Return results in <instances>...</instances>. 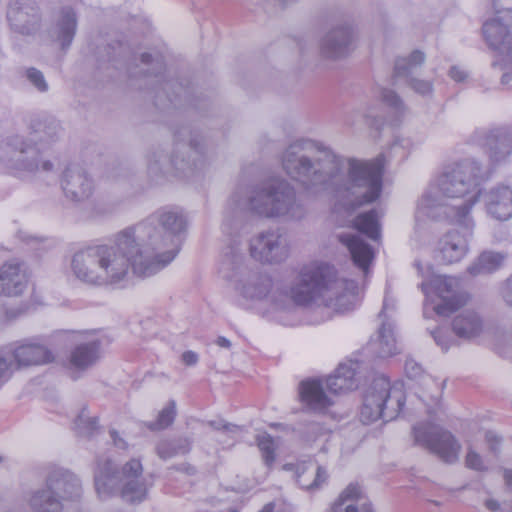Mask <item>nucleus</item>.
<instances>
[{"label":"nucleus","mask_w":512,"mask_h":512,"mask_svg":"<svg viewBox=\"0 0 512 512\" xmlns=\"http://www.w3.org/2000/svg\"><path fill=\"white\" fill-rule=\"evenodd\" d=\"M282 167L308 194L330 192L346 211L375 202L382 192V156L372 161L341 159L303 140L285 149Z\"/></svg>","instance_id":"nucleus-1"},{"label":"nucleus","mask_w":512,"mask_h":512,"mask_svg":"<svg viewBox=\"0 0 512 512\" xmlns=\"http://www.w3.org/2000/svg\"><path fill=\"white\" fill-rule=\"evenodd\" d=\"M153 264L149 251L130 227L115 234L111 244L89 246L75 252L71 259L73 274L82 282L103 286L118 284L129 274L150 277L159 271H146Z\"/></svg>","instance_id":"nucleus-2"},{"label":"nucleus","mask_w":512,"mask_h":512,"mask_svg":"<svg viewBox=\"0 0 512 512\" xmlns=\"http://www.w3.org/2000/svg\"><path fill=\"white\" fill-rule=\"evenodd\" d=\"M487 172L475 159L447 165L418 203L417 212L433 219L448 218L470 227L469 211L478 201Z\"/></svg>","instance_id":"nucleus-3"},{"label":"nucleus","mask_w":512,"mask_h":512,"mask_svg":"<svg viewBox=\"0 0 512 512\" xmlns=\"http://www.w3.org/2000/svg\"><path fill=\"white\" fill-rule=\"evenodd\" d=\"M357 292L356 281L339 278L333 266L320 263L303 267L288 293L298 306L317 304L345 312L355 305Z\"/></svg>","instance_id":"nucleus-4"},{"label":"nucleus","mask_w":512,"mask_h":512,"mask_svg":"<svg viewBox=\"0 0 512 512\" xmlns=\"http://www.w3.org/2000/svg\"><path fill=\"white\" fill-rule=\"evenodd\" d=\"M187 224V217L181 208L165 206L130 227L141 242V247L148 250L153 259L147 271H161L175 259Z\"/></svg>","instance_id":"nucleus-5"},{"label":"nucleus","mask_w":512,"mask_h":512,"mask_svg":"<svg viewBox=\"0 0 512 512\" xmlns=\"http://www.w3.org/2000/svg\"><path fill=\"white\" fill-rule=\"evenodd\" d=\"M234 209L246 210L265 219L301 221L307 206L295 187L285 179H267L247 189L245 199L236 191L230 198Z\"/></svg>","instance_id":"nucleus-6"},{"label":"nucleus","mask_w":512,"mask_h":512,"mask_svg":"<svg viewBox=\"0 0 512 512\" xmlns=\"http://www.w3.org/2000/svg\"><path fill=\"white\" fill-rule=\"evenodd\" d=\"M205 162L203 137L183 127L175 135L174 149L170 157L162 149H156L148 157V173L151 177L168 173L172 170L188 174L200 169Z\"/></svg>","instance_id":"nucleus-7"},{"label":"nucleus","mask_w":512,"mask_h":512,"mask_svg":"<svg viewBox=\"0 0 512 512\" xmlns=\"http://www.w3.org/2000/svg\"><path fill=\"white\" fill-rule=\"evenodd\" d=\"M142 471V465L137 459H131L121 471L109 459L99 461L94 475L98 496L107 499L120 491L121 497L127 502L143 501L147 495V487Z\"/></svg>","instance_id":"nucleus-8"},{"label":"nucleus","mask_w":512,"mask_h":512,"mask_svg":"<svg viewBox=\"0 0 512 512\" xmlns=\"http://www.w3.org/2000/svg\"><path fill=\"white\" fill-rule=\"evenodd\" d=\"M405 404V395L398 385H391L384 375L377 376L366 389L359 418L364 424L379 419L385 422L395 419Z\"/></svg>","instance_id":"nucleus-9"},{"label":"nucleus","mask_w":512,"mask_h":512,"mask_svg":"<svg viewBox=\"0 0 512 512\" xmlns=\"http://www.w3.org/2000/svg\"><path fill=\"white\" fill-rule=\"evenodd\" d=\"M422 292L427 298H432L431 312L439 316H448L467 302V294L463 290L461 281L454 276H434L428 283L422 282Z\"/></svg>","instance_id":"nucleus-10"},{"label":"nucleus","mask_w":512,"mask_h":512,"mask_svg":"<svg viewBox=\"0 0 512 512\" xmlns=\"http://www.w3.org/2000/svg\"><path fill=\"white\" fill-rule=\"evenodd\" d=\"M0 158L8 168L17 172H50L54 167L50 160L41 159L39 149L21 136L9 139L0 150Z\"/></svg>","instance_id":"nucleus-11"},{"label":"nucleus","mask_w":512,"mask_h":512,"mask_svg":"<svg viewBox=\"0 0 512 512\" xmlns=\"http://www.w3.org/2000/svg\"><path fill=\"white\" fill-rule=\"evenodd\" d=\"M415 443L435 454L442 461L455 463L461 451V444L448 430L431 423L413 427Z\"/></svg>","instance_id":"nucleus-12"},{"label":"nucleus","mask_w":512,"mask_h":512,"mask_svg":"<svg viewBox=\"0 0 512 512\" xmlns=\"http://www.w3.org/2000/svg\"><path fill=\"white\" fill-rule=\"evenodd\" d=\"M243 255L231 248V256L226 254L222 261L219 272L224 278L235 280L237 289L248 299H262L268 295L272 288V279L267 274L261 272H250L246 278L237 279Z\"/></svg>","instance_id":"nucleus-13"},{"label":"nucleus","mask_w":512,"mask_h":512,"mask_svg":"<svg viewBox=\"0 0 512 512\" xmlns=\"http://www.w3.org/2000/svg\"><path fill=\"white\" fill-rule=\"evenodd\" d=\"M6 354L12 371L26 370L53 363L55 353L44 337H29L15 342Z\"/></svg>","instance_id":"nucleus-14"},{"label":"nucleus","mask_w":512,"mask_h":512,"mask_svg":"<svg viewBox=\"0 0 512 512\" xmlns=\"http://www.w3.org/2000/svg\"><path fill=\"white\" fill-rule=\"evenodd\" d=\"M289 254V241L279 229L263 231L250 240V255L262 263L280 264Z\"/></svg>","instance_id":"nucleus-15"},{"label":"nucleus","mask_w":512,"mask_h":512,"mask_svg":"<svg viewBox=\"0 0 512 512\" xmlns=\"http://www.w3.org/2000/svg\"><path fill=\"white\" fill-rule=\"evenodd\" d=\"M354 40L355 31L350 23H333L320 39V54L323 58L331 60L345 58L353 50Z\"/></svg>","instance_id":"nucleus-16"},{"label":"nucleus","mask_w":512,"mask_h":512,"mask_svg":"<svg viewBox=\"0 0 512 512\" xmlns=\"http://www.w3.org/2000/svg\"><path fill=\"white\" fill-rule=\"evenodd\" d=\"M141 67L136 63H130L127 67L129 78L137 79L143 76L147 79V86H160L166 92L177 87L180 92L186 93V89L177 82L166 80L164 76L165 64L160 55L153 56L150 53H142L140 56Z\"/></svg>","instance_id":"nucleus-17"},{"label":"nucleus","mask_w":512,"mask_h":512,"mask_svg":"<svg viewBox=\"0 0 512 512\" xmlns=\"http://www.w3.org/2000/svg\"><path fill=\"white\" fill-rule=\"evenodd\" d=\"M425 61V54L420 50H414L407 57H399L395 61V77L404 78L406 85L415 93L428 97L433 94V82L420 79L414 74L416 69Z\"/></svg>","instance_id":"nucleus-18"},{"label":"nucleus","mask_w":512,"mask_h":512,"mask_svg":"<svg viewBox=\"0 0 512 512\" xmlns=\"http://www.w3.org/2000/svg\"><path fill=\"white\" fill-rule=\"evenodd\" d=\"M465 229L461 234L457 230H452L444 234L438 241L434 250V258L441 264H452L460 261L468 251L467 238L471 235L473 221L467 228L463 223L456 222Z\"/></svg>","instance_id":"nucleus-19"},{"label":"nucleus","mask_w":512,"mask_h":512,"mask_svg":"<svg viewBox=\"0 0 512 512\" xmlns=\"http://www.w3.org/2000/svg\"><path fill=\"white\" fill-rule=\"evenodd\" d=\"M7 20L13 30L30 35L40 27V13L32 0H10Z\"/></svg>","instance_id":"nucleus-20"},{"label":"nucleus","mask_w":512,"mask_h":512,"mask_svg":"<svg viewBox=\"0 0 512 512\" xmlns=\"http://www.w3.org/2000/svg\"><path fill=\"white\" fill-rule=\"evenodd\" d=\"M28 282V267L25 262L13 258L0 265V296H21L27 289Z\"/></svg>","instance_id":"nucleus-21"},{"label":"nucleus","mask_w":512,"mask_h":512,"mask_svg":"<svg viewBox=\"0 0 512 512\" xmlns=\"http://www.w3.org/2000/svg\"><path fill=\"white\" fill-rule=\"evenodd\" d=\"M61 187L68 199L81 202L93 194L94 182L85 169L71 165L63 173Z\"/></svg>","instance_id":"nucleus-22"},{"label":"nucleus","mask_w":512,"mask_h":512,"mask_svg":"<svg viewBox=\"0 0 512 512\" xmlns=\"http://www.w3.org/2000/svg\"><path fill=\"white\" fill-rule=\"evenodd\" d=\"M45 481L47 482V488L53 489L62 501L78 500L82 496L80 479L67 469L60 467L51 469Z\"/></svg>","instance_id":"nucleus-23"},{"label":"nucleus","mask_w":512,"mask_h":512,"mask_svg":"<svg viewBox=\"0 0 512 512\" xmlns=\"http://www.w3.org/2000/svg\"><path fill=\"white\" fill-rule=\"evenodd\" d=\"M101 358V341L92 337L76 344L67 358L68 368L72 372L82 373L92 368Z\"/></svg>","instance_id":"nucleus-24"},{"label":"nucleus","mask_w":512,"mask_h":512,"mask_svg":"<svg viewBox=\"0 0 512 512\" xmlns=\"http://www.w3.org/2000/svg\"><path fill=\"white\" fill-rule=\"evenodd\" d=\"M483 34L490 48L497 50L503 56L506 66L512 68V33L503 25L496 22H485Z\"/></svg>","instance_id":"nucleus-25"},{"label":"nucleus","mask_w":512,"mask_h":512,"mask_svg":"<svg viewBox=\"0 0 512 512\" xmlns=\"http://www.w3.org/2000/svg\"><path fill=\"white\" fill-rule=\"evenodd\" d=\"M30 141L31 143L49 144L58 140L62 135V127L59 121L49 115H36L30 119Z\"/></svg>","instance_id":"nucleus-26"},{"label":"nucleus","mask_w":512,"mask_h":512,"mask_svg":"<svg viewBox=\"0 0 512 512\" xmlns=\"http://www.w3.org/2000/svg\"><path fill=\"white\" fill-rule=\"evenodd\" d=\"M76 28L77 18L74 10L70 7H64L49 29V37L52 41L59 43L61 49L65 51L74 39Z\"/></svg>","instance_id":"nucleus-27"},{"label":"nucleus","mask_w":512,"mask_h":512,"mask_svg":"<svg viewBox=\"0 0 512 512\" xmlns=\"http://www.w3.org/2000/svg\"><path fill=\"white\" fill-rule=\"evenodd\" d=\"M488 213L504 221L512 217V189L509 186L492 188L484 197Z\"/></svg>","instance_id":"nucleus-28"},{"label":"nucleus","mask_w":512,"mask_h":512,"mask_svg":"<svg viewBox=\"0 0 512 512\" xmlns=\"http://www.w3.org/2000/svg\"><path fill=\"white\" fill-rule=\"evenodd\" d=\"M294 468V464L284 465L285 470H293ZM327 478V471L313 461L303 462L296 465V481L303 489H318L327 481Z\"/></svg>","instance_id":"nucleus-29"},{"label":"nucleus","mask_w":512,"mask_h":512,"mask_svg":"<svg viewBox=\"0 0 512 512\" xmlns=\"http://www.w3.org/2000/svg\"><path fill=\"white\" fill-rule=\"evenodd\" d=\"M339 241L349 250L354 264L364 273H367L369 265L374 258L372 247L359 235L352 233L340 234Z\"/></svg>","instance_id":"nucleus-30"},{"label":"nucleus","mask_w":512,"mask_h":512,"mask_svg":"<svg viewBox=\"0 0 512 512\" xmlns=\"http://www.w3.org/2000/svg\"><path fill=\"white\" fill-rule=\"evenodd\" d=\"M486 146L492 162L505 161L512 153V129L497 128L486 136Z\"/></svg>","instance_id":"nucleus-31"},{"label":"nucleus","mask_w":512,"mask_h":512,"mask_svg":"<svg viewBox=\"0 0 512 512\" xmlns=\"http://www.w3.org/2000/svg\"><path fill=\"white\" fill-rule=\"evenodd\" d=\"M299 397L301 402L313 411H323L332 405L322 382L318 379L302 381L299 385Z\"/></svg>","instance_id":"nucleus-32"},{"label":"nucleus","mask_w":512,"mask_h":512,"mask_svg":"<svg viewBox=\"0 0 512 512\" xmlns=\"http://www.w3.org/2000/svg\"><path fill=\"white\" fill-rule=\"evenodd\" d=\"M367 350L378 358L391 357L397 353L394 323L383 321L376 338L370 340Z\"/></svg>","instance_id":"nucleus-33"},{"label":"nucleus","mask_w":512,"mask_h":512,"mask_svg":"<svg viewBox=\"0 0 512 512\" xmlns=\"http://www.w3.org/2000/svg\"><path fill=\"white\" fill-rule=\"evenodd\" d=\"M357 363L349 361L340 364L335 373L326 380V388L333 394H341L357 387L356 379Z\"/></svg>","instance_id":"nucleus-34"},{"label":"nucleus","mask_w":512,"mask_h":512,"mask_svg":"<svg viewBox=\"0 0 512 512\" xmlns=\"http://www.w3.org/2000/svg\"><path fill=\"white\" fill-rule=\"evenodd\" d=\"M483 328L481 317L473 310H464L452 321V329L459 338L470 340L480 335Z\"/></svg>","instance_id":"nucleus-35"},{"label":"nucleus","mask_w":512,"mask_h":512,"mask_svg":"<svg viewBox=\"0 0 512 512\" xmlns=\"http://www.w3.org/2000/svg\"><path fill=\"white\" fill-rule=\"evenodd\" d=\"M29 504L34 512H62L63 510L62 500L53 489L47 488L46 481L43 488L32 493Z\"/></svg>","instance_id":"nucleus-36"},{"label":"nucleus","mask_w":512,"mask_h":512,"mask_svg":"<svg viewBox=\"0 0 512 512\" xmlns=\"http://www.w3.org/2000/svg\"><path fill=\"white\" fill-rule=\"evenodd\" d=\"M361 490L357 484H350L339 496L338 500L331 506L330 512H373L369 503L362 502L361 504H344L349 499H356L361 501Z\"/></svg>","instance_id":"nucleus-37"},{"label":"nucleus","mask_w":512,"mask_h":512,"mask_svg":"<svg viewBox=\"0 0 512 512\" xmlns=\"http://www.w3.org/2000/svg\"><path fill=\"white\" fill-rule=\"evenodd\" d=\"M506 258V255L499 252L485 251L477 260L468 267L472 276L485 275L498 270Z\"/></svg>","instance_id":"nucleus-38"},{"label":"nucleus","mask_w":512,"mask_h":512,"mask_svg":"<svg viewBox=\"0 0 512 512\" xmlns=\"http://www.w3.org/2000/svg\"><path fill=\"white\" fill-rule=\"evenodd\" d=\"M380 214L372 209L359 214L353 221L354 227L370 239L377 241L381 237Z\"/></svg>","instance_id":"nucleus-39"},{"label":"nucleus","mask_w":512,"mask_h":512,"mask_svg":"<svg viewBox=\"0 0 512 512\" xmlns=\"http://www.w3.org/2000/svg\"><path fill=\"white\" fill-rule=\"evenodd\" d=\"M189 450L190 442L186 438L163 439L156 445V453L163 460L186 454Z\"/></svg>","instance_id":"nucleus-40"},{"label":"nucleus","mask_w":512,"mask_h":512,"mask_svg":"<svg viewBox=\"0 0 512 512\" xmlns=\"http://www.w3.org/2000/svg\"><path fill=\"white\" fill-rule=\"evenodd\" d=\"M176 417V402L170 400L167 405L159 412L155 421L148 422L147 428L151 431H160L169 427Z\"/></svg>","instance_id":"nucleus-41"},{"label":"nucleus","mask_w":512,"mask_h":512,"mask_svg":"<svg viewBox=\"0 0 512 512\" xmlns=\"http://www.w3.org/2000/svg\"><path fill=\"white\" fill-rule=\"evenodd\" d=\"M256 443L267 467H271L276 458V445L273 437L264 432L256 436Z\"/></svg>","instance_id":"nucleus-42"},{"label":"nucleus","mask_w":512,"mask_h":512,"mask_svg":"<svg viewBox=\"0 0 512 512\" xmlns=\"http://www.w3.org/2000/svg\"><path fill=\"white\" fill-rule=\"evenodd\" d=\"M495 17L486 22H496L508 28L512 26V0H494Z\"/></svg>","instance_id":"nucleus-43"},{"label":"nucleus","mask_w":512,"mask_h":512,"mask_svg":"<svg viewBox=\"0 0 512 512\" xmlns=\"http://www.w3.org/2000/svg\"><path fill=\"white\" fill-rule=\"evenodd\" d=\"M76 429L79 435L90 437L97 430V418L89 417L85 410L79 414L75 421Z\"/></svg>","instance_id":"nucleus-44"},{"label":"nucleus","mask_w":512,"mask_h":512,"mask_svg":"<svg viewBox=\"0 0 512 512\" xmlns=\"http://www.w3.org/2000/svg\"><path fill=\"white\" fill-rule=\"evenodd\" d=\"M381 100L396 113H402L405 110V105L402 99L390 89H382L380 93Z\"/></svg>","instance_id":"nucleus-45"},{"label":"nucleus","mask_w":512,"mask_h":512,"mask_svg":"<svg viewBox=\"0 0 512 512\" xmlns=\"http://www.w3.org/2000/svg\"><path fill=\"white\" fill-rule=\"evenodd\" d=\"M26 78L39 92L45 93L48 91L49 85L40 70L34 67L28 68L26 70Z\"/></svg>","instance_id":"nucleus-46"},{"label":"nucleus","mask_w":512,"mask_h":512,"mask_svg":"<svg viewBox=\"0 0 512 512\" xmlns=\"http://www.w3.org/2000/svg\"><path fill=\"white\" fill-rule=\"evenodd\" d=\"M13 374L9 356L6 352L0 351V389L12 378Z\"/></svg>","instance_id":"nucleus-47"},{"label":"nucleus","mask_w":512,"mask_h":512,"mask_svg":"<svg viewBox=\"0 0 512 512\" xmlns=\"http://www.w3.org/2000/svg\"><path fill=\"white\" fill-rule=\"evenodd\" d=\"M466 466L469 469L475 471H485L487 470V466L484 464V461L480 454H478L472 448H468L466 457H465Z\"/></svg>","instance_id":"nucleus-48"},{"label":"nucleus","mask_w":512,"mask_h":512,"mask_svg":"<svg viewBox=\"0 0 512 512\" xmlns=\"http://www.w3.org/2000/svg\"><path fill=\"white\" fill-rule=\"evenodd\" d=\"M443 385H444V383L442 384V387L437 388L436 394L423 393V395L421 396V399L428 406V413L431 415L436 413V410L434 408H432V406L433 405L438 406L440 404V398H441V394H442Z\"/></svg>","instance_id":"nucleus-49"},{"label":"nucleus","mask_w":512,"mask_h":512,"mask_svg":"<svg viewBox=\"0 0 512 512\" xmlns=\"http://www.w3.org/2000/svg\"><path fill=\"white\" fill-rule=\"evenodd\" d=\"M395 307H396L395 300L392 297H390L389 295H386L384 298V301H383L382 310L379 313V318L381 319L382 322L383 321L393 322L390 317L389 312H393L395 310Z\"/></svg>","instance_id":"nucleus-50"},{"label":"nucleus","mask_w":512,"mask_h":512,"mask_svg":"<svg viewBox=\"0 0 512 512\" xmlns=\"http://www.w3.org/2000/svg\"><path fill=\"white\" fill-rule=\"evenodd\" d=\"M404 369L409 378H417L422 374V367L413 359L405 361Z\"/></svg>","instance_id":"nucleus-51"},{"label":"nucleus","mask_w":512,"mask_h":512,"mask_svg":"<svg viewBox=\"0 0 512 512\" xmlns=\"http://www.w3.org/2000/svg\"><path fill=\"white\" fill-rule=\"evenodd\" d=\"M208 425L215 430H223L225 432L234 433L237 432L240 428L239 426L225 422L224 420H213L209 421Z\"/></svg>","instance_id":"nucleus-52"},{"label":"nucleus","mask_w":512,"mask_h":512,"mask_svg":"<svg viewBox=\"0 0 512 512\" xmlns=\"http://www.w3.org/2000/svg\"><path fill=\"white\" fill-rule=\"evenodd\" d=\"M434 341L438 346L442 348V350L447 351L450 344L449 339L446 336V334L441 329H436L433 331H430Z\"/></svg>","instance_id":"nucleus-53"},{"label":"nucleus","mask_w":512,"mask_h":512,"mask_svg":"<svg viewBox=\"0 0 512 512\" xmlns=\"http://www.w3.org/2000/svg\"><path fill=\"white\" fill-rule=\"evenodd\" d=\"M449 76L455 81V82H465L468 78V73L464 69H462L459 66H452L449 70Z\"/></svg>","instance_id":"nucleus-54"},{"label":"nucleus","mask_w":512,"mask_h":512,"mask_svg":"<svg viewBox=\"0 0 512 512\" xmlns=\"http://www.w3.org/2000/svg\"><path fill=\"white\" fill-rule=\"evenodd\" d=\"M502 296L508 305L512 306V275L506 280L503 289Z\"/></svg>","instance_id":"nucleus-55"},{"label":"nucleus","mask_w":512,"mask_h":512,"mask_svg":"<svg viewBox=\"0 0 512 512\" xmlns=\"http://www.w3.org/2000/svg\"><path fill=\"white\" fill-rule=\"evenodd\" d=\"M182 362L187 366H194L197 364L199 357L194 351H185L181 356Z\"/></svg>","instance_id":"nucleus-56"},{"label":"nucleus","mask_w":512,"mask_h":512,"mask_svg":"<svg viewBox=\"0 0 512 512\" xmlns=\"http://www.w3.org/2000/svg\"><path fill=\"white\" fill-rule=\"evenodd\" d=\"M485 439L489 444V448L492 452H496L501 442L500 438L493 432L488 431L485 434Z\"/></svg>","instance_id":"nucleus-57"},{"label":"nucleus","mask_w":512,"mask_h":512,"mask_svg":"<svg viewBox=\"0 0 512 512\" xmlns=\"http://www.w3.org/2000/svg\"><path fill=\"white\" fill-rule=\"evenodd\" d=\"M110 437L113 441V444L119 448V449H126L128 447V444L127 442L122 438L120 437V435L118 434V432L114 429H111L110 432Z\"/></svg>","instance_id":"nucleus-58"},{"label":"nucleus","mask_w":512,"mask_h":512,"mask_svg":"<svg viewBox=\"0 0 512 512\" xmlns=\"http://www.w3.org/2000/svg\"><path fill=\"white\" fill-rule=\"evenodd\" d=\"M484 505L488 510H490L492 512H496V511L501 512V510L503 509V507H501V504L495 499H487L484 502Z\"/></svg>","instance_id":"nucleus-59"},{"label":"nucleus","mask_w":512,"mask_h":512,"mask_svg":"<svg viewBox=\"0 0 512 512\" xmlns=\"http://www.w3.org/2000/svg\"><path fill=\"white\" fill-rule=\"evenodd\" d=\"M24 313H25V309H23V308L9 309L6 311V316L9 319H15L16 317H18Z\"/></svg>","instance_id":"nucleus-60"},{"label":"nucleus","mask_w":512,"mask_h":512,"mask_svg":"<svg viewBox=\"0 0 512 512\" xmlns=\"http://www.w3.org/2000/svg\"><path fill=\"white\" fill-rule=\"evenodd\" d=\"M501 84L512 88V68L509 72L504 73L501 77Z\"/></svg>","instance_id":"nucleus-61"},{"label":"nucleus","mask_w":512,"mask_h":512,"mask_svg":"<svg viewBox=\"0 0 512 512\" xmlns=\"http://www.w3.org/2000/svg\"><path fill=\"white\" fill-rule=\"evenodd\" d=\"M216 344L221 347V348H225V349H229L231 347V342L223 337V336H219L217 339H216Z\"/></svg>","instance_id":"nucleus-62"},{"label":"nucleus","mask_w":512,"mask_h":512,"mask_svg":"<svg viewBox=\"0 0 512 512\" xmlns=\"http://www.w3.org/2000/svg\"><path fill=\"white\" fill-rule=\"evenodd\" d=\"M503 478H504L505 484L508 487L512 488V470L511 469L504 470Z\"/></svg>","instance_id":"nucleus-63"},{"label":"nucleus","mask_w":512,"mask_h":512,"mask_svg":"<svg viewBox=\"0 0 512 512\" xmlns=\"http://www.w3.org/2000/svg\"><path fill=\"white\" fill-rule=\"evenodd\" d=\"M274 507V503L270 502L264 505V507L259 512H273Z\"/></svg>","instance_id":"nucleus-64"}]
</instances>
